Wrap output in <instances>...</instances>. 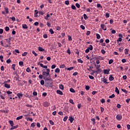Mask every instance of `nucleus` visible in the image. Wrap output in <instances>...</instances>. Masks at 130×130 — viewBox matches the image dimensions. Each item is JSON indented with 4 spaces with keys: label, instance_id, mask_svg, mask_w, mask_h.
Returning a JSON list of instances; mask_svg holds the SVG:
<instances>
[{
    "label": "nucleus",
    "instance_id": "nucleus-1",
    "mask_svg": "<svg viewBox=\"0 0 130 130\" xmlns=\"http://www.w3.org/2000/svg\"><path fill=\"white\" fill-rule=\"evenodd\" d=\"M42 75L43 76V78L44 80H46L47 81H51L52 79L50 77V74L48 73H46V72L44 71L42 73Z\"/></svg>",
    "mask_w": 130,
    "mask_h": 130
},
{
    "label": "nucleus",
    "instance_id": "nucleus-2",
    "mask_svg": "<svg viewBox=\"0 0 130 130\" xmlns=\"http://www.w3.org/2000/svg\"><path fill=\"white\" fill-rule=\"evenodd\" d=\"M3 84L5 85L4 87H5V88H7V89H10V88H11V85L7 84V82H4L3 83Z\"/></svg>",
    "mask_w": 130,
    "mask_h": 130
},
{
    "label": "nucleus",
    "instance_id": "nucleus-3",
    "mask_svg": "<svg viewBox=\"0 0 130 130\" xmlns=\"http://www.w3.org/2000/svg\"><path fill=\"white\" fill-rule=\"evenodd\" d=\"M116 118L117 120H121L122 116L121 114H118L116 116Z\"/></svg>",
    "mask_w": 130,
    "mask_h": 130
},
{
    "label": "nucleus",
    "instance_id": "nucleus-4",
    "mask_svg": "<svg viewBox=\"0 0 130 130\" xmlns=\"http://www.w3.org/2000/svg\"><path fill=\"white\" fill-rule=\"evenodd\" d=\"M100 65H98L96 67V70H97V71H96V74H98L100 71H101V69H100Z\"/></svg>",
    "mask_w": 130,
    "mask_h": 130
},
{
    "label": "nucleus",
    "instance_id": "nucleus-5",
    "mask_svg": "<svg viewBox=\"0 0 130 130\" xmlns=\"http://www.w3.org/2000/svg\"><path fill=\"white\" fill-rule=\"evenodd\" d=\"M43 105L44 106V107H48V106L50 105V104L48 102H45L43 103Z\"/></svg>",
    "mask_w": 130,
    "mask_h": 130
},
{
    "label": "nucleus",
    "instance_id": "nucleus-6",
    "mask_svg": "<svg viewBox=\"0 0 130 130\" xmlns=\"http://www.w3.org/2000/svg\"><path fill=\"white\" fill-rule=\"evenodd\" d=\"M101 27L104 31H106L107 30V28H106V26L104 24H101Z\"/></svg>",
    "mask_w": 130,
    "mask_h": 130
},
{
    "label": "nucleus",
    "instance_id": "nucleus-7",
    "mask_svg": "<svg viewBox=\"0 0 130 130\" xmlns=\"http://www.w3.org/2000/svg\"><path fill=\"white\" fill-rule=\"evenodd\" d=\"M4 10H5L4 11L6 12V14H9V8H8V7H4Z\"/></svg>",
    "mask_w": 130,
    "mask_h": 130
},
{
    "label": "nucleus",
    "instance_id": "nucleus-8",
    "mask_svg": "<svg viewBox=\"0 0 130 130\" xmlns=\"http://www.w3.org/2000/svg\"><path fill=\"white\" fill-rule=\"evenodd\" d=\"M69 120H70L71 123H73V122L74 120V118L73 117H70Z\"/></svg>",
    "mask_w": 130,
    "mask_h": 130
},
{
    "label": "nucleus",
    "instance_id": "nucleus-9",
    "mask_svg": "<svg viewBox=\"0 0 130 130\" xmlns=\"http://www.w3.org/2000/svg\"><path fill=\"white\" fill-rule=\"evenodd\" d=\"M56 92H57V94H59V95H62L63 94L62 91H61L59 90H57L56 91Z\"/></svg>",
    "mask_w": 130,
    "mask_h": 130
},
{
    "label": "nucleus",
    "instance_id": "nucleus-10",
    "mask_svg": "<svg viewBox=\"0 0 130 130\" xmlns=\"http://www.w3.org/2000/svg\"><path fill=\"white\" fill-rule=\"evenodd\" d=\"M109 71L110 70H104V74H106L107 75L109 74Z\"/></svg>",
    "mask_w": 130,
    "mask_h": 130
},
{
    "label": "nucleus",
    "instance_id": "nucleus-11",
    "mask_svg": "<svg viewBox=\"0 0 130 130\" xmlns=\"http://www.w3.org/2000/svg\"><path fill=\"white\" fill-rule=\"evenodd\" d=\"M17 96L19 99H21V97H23V94L22 93H17Z\"/></svg>",
    "mask_w": 130,
    "mask_h": 130
},
{
    "label": "nucleus",
    "instance_id": "nucleus-12",
    "mask_svg": "<svg viewBox=\"0 0 130 130\" xmlns=\"http://www.w3.org/2000/svg\"><path fill=\"white\" fill-rule=\"evenodd\" d=\"M109 81H113V80H114V77H113L112 75H110V76L109 77Z\"/></svg>",
    "mask_w": 130,
    "mask_h": 130
},
{
    "label": "nucleus",
    "instance_id": "nucleus-13",
    "mask_svg": "<svg viewBox=\"0 0 130 130\" xmlns=\"http://www.w3.org/2000/svg\"><path fill=\"white\" fill-rule=\"evenodd\" d=\"M38 50H39V51H44L45 50L42 47H38Z\"/></svg>",
    "mask_w": 130,
    "mask_h": 130
},
{
    "label": "nucleus",
    "instance_id": "nucleus-14",
    "mask_svg": "<svg viewBox=\"0 0 130 130\" xmlns=\"http://www.w3.org/2000/svg\"><path fill=\"white\" fill-rule=\"evenodd\" d=\"M89 50H93V46L90 45L89 47L87 48Z\"/></svg>",
    "mask_w": 130,
    "mask_h": 130
},
{
    "label": "nucleus",
    "instance_id": "nucleus-15",
    "mask_svg": "<svg viewBox=\"0 0 130 130\" xmlns=\"http://www.w3.org/2000/svg\"><path fill=\"white\" fill-rule=\"evenodd\" d=\"M115 92H116V93H117V94H119V90L118 89V88H117V87H115Z\"/></svg>",
    "mask_w": 130,
    "mask_h": 130
},
{
    "label": "nucleus",
    "instance_id": "nucleus-16",
    "mask_svg": "<svg viewBox=\"0 0 130 130\" xmlns=\"http://www.w3.org/2000/svg\"><path fill=\"white\" fill-rule=\"evenodd\" d=\"M22 28L23 29H28V26H27L26 24H23Z\"/></svg>",
    "mask_w": 130,
    "mask_h": 130
},
{
    "label": "nucleus",
    "instance_id": "nucleus-17",
    "mask_svg": "<svg viewBox=\"0 0 130 130\" xmlns=\"http://www.w3.org/2000/svg\"><path fill=\"white\" fill-rule=\"evenodd\" d=\"M70 91L72 93H76V91H75V89H74L73 88H70Z\"/></svg>",
    "mask_w": 130,
    "mask_h": 130
},
{
    "label": "nucleus",
    "instance_id": "nucleus-18",
    "mask_svg": "<svg viewBox=\"0 0 130 130\" xmlns=\"http://www.w3.org/2000/svg\"><path fill=\"white\" fill-rule=\"evenodd\" d=\"M128 51H129L128 49H125V54H128Z\"/></svg>",
    "mask_w": 130,
    "mask_h": 130
},
{
    "label": "nucleus",
    "instance_id": "nucleus-19",
    "mask_svg": "<svg viewBox=\"0 0 130 130\" xmlns=\"http://www.w3.org/2000/svg\"><path fill=\"white\" fill-rule=\"evenodd\" d=\"M49 32L50 34H54V31H53V29H52V28L50 29Z\"/></svg>",
    "mask_w": 130,
    "mask_h": 130
},
{
    "label": "nucleus",
    "instance_id": "nucleus-20",
    "mask_svg": "<svg viewBox=\"0 0 130 130\" xmlns=\"http://www.w3.org/2000/svg\"><path fill=\"white\" fill-rule=\"evenodd\" d=\"M22 118H23V116H20L17 117L16 118V120H20V119H22Z\"/></svg>",
    "mask_w": 130,
    "mask_h": 130
},
{
    "label": "nucleus",
    "instance_id": "nucleus-21",
    "mask_svg": "<svg viewBox=\"0 0 130 130\" xmlns=\"http://www.w3.org/2000/svg\"><path fill=\"white\" fill-rule=\"evenodd\" d=\"M19 66H20V67H23L24 65V62H23V61H19Z\"/></svg>",
    "mask_w": 130,
    "mask_h": 130
},
{
    "label": "nucleus",
    "instance_id": "nucleus-22",
    "mask_svg": "<svg viewBox=\"0 0 130 130\" xmlns=\"http://www.w3.org/2000/svg\"><path fill=\"white\" fill-rule=\"evenodd\" d=\"M15 67H16V64H13L12 65V69H13L14 71H16V68H15Z\"/></svg>",
    "mask_w": 130,
    "mask_h": 130
},
{
    "label": "nucleus",
    "instance_id": "nucleus-23",
    "mask_svg": "<svg viewBox=\"0 0 130 130\" xmlns=\"http://www.w3.org/2000/svg\"><path fill=\"white\" fill-rule=\"evenodd\" d=\"M59 88L61 90H63L64 89V87L63 86V85L61 84L59 85Z\"/></svg>",
    "mask_w": 130,
    "mask_h": 130
},
{
    "label": "nucleus",
    "instance_id": "nucleus-24",
    "mask_svg": "<svg viewBox=\"0 0 130 130\" xmlns=\"http://www.w3.org/2000/svg\"><path fill=\"white\" fill-rule=\"evenodd\" d=\"M9 123L11 124V126H14V122L13 121L10 120Z\"/></svg>",
    "mask_w": 130,
    "mask_h": 130
},
{
    "label": "nucleus",
    "instance_id": "nucleus-25",
    "mask_svg": "<svg viewBox=\"0 0 130 130\" xmlns=\"http://www.w3.org/2000/svg\"><path fill=\"white\" fill-rule=\"evenodd\" d=\"M121 91L125 93V94H127V91L126 90L121 88Z\"/></svg>",
    "mask_w": 130,
    "mask_h": 130
},
{
    "label": "nucleus",
    "instance_id": "nucleus-26",
    "mask_svg": "<svg viewBox=\"0 0 130 130\" xmlns=\"http://www.w3.org/2000/svg\"><path fill=\"white\" fill-rule=\"evenodd\" d=\"M49 123L51 125H54V122L51 120H49Z\"/></svg>",
    "mask_w": 130,
    "mask_h": 130
},
{
    "label": "nucleus",
    "instance_id": "nucleus-27",
    "mask_svg": "<svg viewBox=\"0 0 130 130\" xmlns=\"http://www.w3.org/2000/svg\"><path fill=\"white\" fill-rule=\"evenodd\" d=\"M0 59L2 62H4V56L1 55L0 56Z\"/></svg>",
    "mask_w": 130,
    "mask_h": 130
},
{
    "label": "nucleus",
    "instance_id": "nucleus-28",
    "mask_svg": "<svg viewBox=\"0 0 130 130\" xmlns=\"http://www.w3.org/2000/svg\"><path fill=\"white\" fill-rule=\"evenodd\" d=\"M59 72H60V70L59 69V68H57L55 69V73H59Z\"/></svg>",
    "mask_w": 130,
    "mask_h": 130
},
{
    "label": "nucleus",
    "instance_id": "nucleus-29",
    "mask_svg": "<svg viewBox=\"0 0 130 130\" xmlns=\"http://www.w3.org/2000/svg\"><path fill=\"white\" fill-rule=\"evenodd\" d=\"M96 36L97 39H100V38H101V37L100 36V35H99V34H96Z\"/></svg>",
    "mask_w": 130,
    "mask_h": 130
},
{
    "label": "nucleus",
    "instance_id": "nucleus-30",
    "mask_svg": "<svg viewBox=\"0 0 130 130\" xmlns=\"http://www.w3.org/2000/svg\"><path fill=\"white\" fill-rule=\"evenodd\" d=\"M60 69H63L64 68H66L65 64H61L59 66Z\"/></svg>",
    "mask_w": 130,
    "mask_h": 130
},
{
    "label": "nucleus",
    "instance_id": "nucleus-31",
    "mask_svg": "<svg viewBox=\"0 0 130 130\" xmlns=\"http://www.w3.org/2000/svg\"><path fill=\"white\" fill-rule=\"evenodd\" d=\"M50 17V15L49 14H47L46 16L45 17V20H48V18Z\"/></svg>",
    "mask_w": 130,
    "mask_h": 130
},
{
    "label": "nucleus",
    "instance_id": "nucleus-32",
    "mask_svg": "<svg viewBox=\"0 0 130 130\" xmlns=\"http://www.w3.org/2000/svg\"><path fill=\"white\" fill-rule=\"evenodd\" d=\"M83 17H84V19L85 20H87V19L88 18V16H87V15H86V14H84L83 15Z\"/></svg>",
    "mask_w": 130,
    "mask_h": 130
},
{
    "label": "nucleus",
    "instance_id": "nucleus-33",
    "mask_svg": "<svg viewBox=\"0 0 130 130\" xmlns=\"http://www.w3.org/2000/svg\"><path fill=\"white\" fill-rule=\"evenodd\" d=\"M31 126H32V127H35V126H36V123H32L31 124Z\"/></svg>",
    "mask_w": 130,
    "mask_h": 130
},
{
    "label": "nucleus",
    "instance_id": "nucleus-34",
    "mask_svg": "<svg viewBox=\"0 0 130 130\" xmlns=\"http://www.w3.org/2000/svg\"><path fill=\"white\" fill-rule=\"evenodd\" d=\"M101 52H102V53H103V54H105V53H106V51H105V49H102Z\"/></svg>",
    "mask_w": 130,
    "mask_h": 130
},
{
    "label": "nucleus",
    "instance_id": "nucleus-35",
    "mask_svg": "<svg viewBox=\"0 0 130 130\" xmlns=\"http://www.w3.org/2000/svg\"><path fill=\"white\" fill-rule=\"evenodd\" d=\"M32 54H34L35 56H37V55H38V54L35 52V51H32Z\"/></svg>",
    "mask_w": 130,
    "mask_h": 130
},
{
    "label": "nucleus",
    "instance_id": "nucleus-36",
    "mask_svg": "<svg viewBox=\"0 0 130 130\" xmlns=\"http://www.w3.org/2000/svg\"><path fill=\"white\" fill-rule=\"evenodd\" d=\"M115 97V95L114 94H112L111 95L109 96V98H114Z\"/></svg>",
    "mask_w": 130,
    "mask_h": 130
},
{
    "label": "nucleus",
    "instance_id": "nucleus-37",
    "mask_svg": "<svg viewBox=\"0 0 130 130\" xmlns=\"http://www.w3.org/2000/svg\"><path fill=\"white\" fill-rule=\"evenodd\" d=\"M75 5H76V7L78 8V9H80V7H81V6H80V4H79L78 3H76Z\"/></svg>",
    "mask_w": 130,
    "mask_h": 130
},
{
    "label": "nucleus",
    "instance_id": "nucleus-38",
    "mask_svg": "<svg viewBox=\"0 0 130 130\" xmlns=\"http://www.w3.org/2000/svg\"><path fill=\"white\" fill-rule=\"evenodd\" d=\"M68 71H72V70H74V67H70L67 69Z\"/></svg>",
    "mask_w": 130,
    "mask_h": 130
},
{
    "label": "nucleus",
    "instance_id": "nucleus-39",
    "mask_svg": "<svg viewBox=\"0 0 130 130\" xmlns=\"http://www.w3.org/2000/svg\"><path fill=\"white\" fill-rule=\"evenodd\" d=\"M6 62L7 63H11V62H12V60H11V59H9L6 61Z\"/></svg>",
    "mask_w": 130,
    "mask_h": 130
},
{
    "label": "nucleus",
    "instance_id": "nucleus-40",
    "mask_svg": "<svg viewBox=\"0 0 130 130\" xmlns=\"http://www.w3.org/2000/svg\"><path fill=\"white\" fill-rule=\"evenodd\" d=\"M112 62H113V59H111L109 60V64H111V63H112Z\"/></svg>",
    "mask_w": 130,
    "mask_h": 130
},
{
    "label": "nucleus",
    "instance_id": "nucleus-41",
    "mask_svg": "<svg viewBox=\"0 0 130 130\" xmlns=\"http://www.w3.org/2000/svg\"><path fill=\"white\" fill-rule=\"evenodd\" d=\"M78 62H79L80 63H83V60L81 59H78Z\"/></svg>",
    "mask_w": 130,
    "mask_h": 130
},
{
    "label": "nucleus",
    "instance_id": "nucleus-42",
    "mask_svg": "<svg viewBox=\"0 0 130 130\" xmlns=\"http://www.w3.org/2000/svg\"><path fill=\"white\" fill-rule=\"evenodd\" d=\"M69 102L70 103H71L72 104H75V103L74 102V101L72 99H71L69 100Z\"/></svg>",
    "mask_w": 130,
    "mask_h": 130
},
{
    "label": "nucleus",
    "instance_id": "nucleus-43",
    "mask_svg": "<svg viewBox=\"0 0 130 130\" xmlns=\"http://www.w3.org/2000/svg\"><path fill=\"white\" fill-rule=\"evenodd\" d=\"M88 77H89V79H90V80H94V77H93V76L89 75Z\"/></svg>",
    "mask_w": 130,
    "mask_h": 130
},
{
    "label": "nucleus",
    "instance_id": "nucleus-44",
    "mask_svg": "<svg viewBox=\"0 0 130 130\" xmlns=\"http://www.w3.org/2000/svg\"><path fill=\"white\" fill-rule=\"evenodd\" d=\"M103 82H104V83H106V84H108V82H107V79H106V78L104 79Z\"/></svg>",
    "mask_w": 130,
    "mask_h": 130
},
{
    "label": "nucleus",
    "instance_id": "nucleus-45",
    "mask_svg": "<svg viewBox=\"0 0 130 130\" xmlns=\"http://www.w3.org/2000/svg\"><path fill=\"white\" fill-rule=\"evenodd\" d=\"M97 8H101V9H102V6H101V5L100 4H98Z\"/></svg>",
    "mask_w": 130,
    "mask_h": 130
},
{
    "label": "nucleus",
    "instance_id": "nucleus-46",
    "mask_svg": "<svg viewBox=\"0 0 130 130\" xmlns=\"http://www.w3.org/2000/svg\"><path fill=\"white\" fill-rule=\"evenodd\" d=\"M101 103H105V99H102L101 100Z\"/></svg>",
    "mask_w": 130,
    "mask_h": 130
},
{
    "label": "nucleus",
    "instance_id": "nucleus-47",
    "mask_svg": "<svg viewBox=\"0 0 130 130\" xmlns=\"http://www.w3.org/2000/svg\"><path fill=\"white\" fill-rule=\"evenodd\" d=\"M55 68H56V65H55V64H53V65H52V66H51V69H52V70H53V69H54Z\"/></svg>",
    "mask_w": 130,
    "mask_h": 130
},
{
    "label": "nucleus",
    "instance_id": "nucleus-48",
    "mask_svg": "<svg viewBox=\"0 0 130 130\" xmlns=\"http://www.w3.org/2000/svg\"><path fill=\"white\" fill-rule=\"evenodd\" d=\"M122 39H121V38H119L117 40V41L118 42H120L122 41Z\"/></svg>",
    "mask_w": 130,
    "mask_h": 130
},
{
    "label": "nucleus",
    "instance_id": "nucleus-49",
    "mask_svg": "<svg viewBox=\"0 0 130 130\" xmlns=\"http://www.w3.org/2000/svg\"><path fill=\"white\" fill-rule=\"evenodd\" d=\"M11 20H12V21H13V22H15V21H16V18H15V17H12V18H11Z\"/></svg>",
    "mask_w": 130,
    "mask_h": 130
},
{
    "label": "nucleus",
    "instance_id": "nucleus-50",
    "mask_svg": "<svg viewBox=\"0 0 130 130\" xmlns=\"http://www.w3.org/2000/svg\"><path fill=\"white\" fill-rule=\"evenodd\" d=\"M32 94H33V95L34 96H37V92H36V91H34L33 92V93H32Z\"/></svg>",
    "mask_w": 130,
    "mask_h": 130
},
{
    "label": "nucleus",
    "instance_id": "nucleus-51",
    "mask_svg": "<svg viewBox=\"0 0 130 130\" xmlns=\"http://www.w3.org/2000/svg\"><path fill=\"white\" fill-rule=\"evenodd\" d=\"M6 40L7 41V42L9 43V45H11V41H10L9 39H6Z\"/></svg>",
    "mask_w": 130,
    "mask_h": 130
},
{
    "label": "nucleus",
    "instance_id": "nucleus-52",
    "mask_svg": "<svg viewBox=\"0 0 130 130\" xmlns=\"http://www.w3.org/2000/svg\"><path fill=\"white\" fill-rule=\"evenodd\" d=\"M85 89H86V90H89L90 89V86H89L88 85H86V86H85Z\"/></svg>",
    "mask_w": 130,
    "mask_h": 130
},
{
    "label": "nucleus",
    "instance_id": "nucleus-53",
    "mask_svg": "<svg viewBox=\"0 0 130 130\" xmlns=\"http://www.w3.org/2000/svg\"><path fill=\"white\" fill-rule=\"evenodd\" d=\"M71 8L72 9V10H76V6H75L74 5H72Z\"/></svg>",
    "mask_w": 130,
    "mask_h": 130
},
{
    "label": "nucleus",
    "instance_id": "nucleus-54",
    "mask_svg": "<svg viewBox=\"0 0 130 130\" xmlns=\"http://www.w3.org/2000/svg\"><path fill=\"white\" fill-rule=\"evenodd\" d=\"M41 85H42L43 86V85H44V80H42L41 81Z\"/></svg>",
    "mask_w": 130,
    "mask_h": 130
},
{
    "label": "nucleus",
    "instance_id": "nucleus-55",
    "mask_svg": "<svg viewBox=\"0 0 130 130\" xmlns=\"http://www.w3.org/2000/svg\"><path fill=\"white\" fill-rule=\"evenodd\" d=\"M10 30V28L9 27V26H6L5 27V30L6 31H9Z\"/></svg>",
    "mask_w": 130,
    "mask_h": 130
},
{
    "label": "nucleus",
    "instance_id": "nucleus-56",
    "mask_svg": "<svg viewBox=\"0 0 130 130\" xmlns=\"http://www.w3.org/2000/svg\"><path fill=\"white\" fill-rule=\"evenodd\" d=\"M121 61H122V62H123V63H124V62H126V59H122L121 60Z\"/></svg>",
    "mask_w": 130,
    "mask_h": 130
},
{
    "label": "nucleus",
    "instance_id": "nucleus-57",
    "mask_svg": "<svg viewBox=\"0 0 130 130\" xmlns=\"http://www.w3.org/2000/svg\"><path fill=\"white\" fill-rule=\"evenodd\" d=\"M39 79H43V75H40L39 76Z\"/></svg>",
    "mask_w": 130,
    "mask_h": 130
},
{
    "label": "nucleus",
    "instance_id": "nucleus-58",
    "mask_svg": "<svg viewBox=\"0 0 130 130\" xmlns=\"http://www.w3.org/2000/svg\"><path fill=\"white\" fill-rule=\"evenodd\" d=\"M80 28H81V29H82V30H85V26L83 25H81L80 26Z\"/></svg>",
    "mask_w": 130,
    "mask_h": 130
},
{
    "label": "nucleus",
    "instance_id": "nucleus-59",
    "mask_svg": "<svg viewBox=\"0 0 130 130\" xmlns=\"http://www.w3.org/2000/svg\"><path fill=\"white\" fill-rule=\"evenodd\" d=\"M106 18H109V17H110V15L109 14V13L106 14Z\"/></svg>",
    "mask_w": 130,
    "mask_h": 130
},
{
    "label": "nucleus",
    "instance_id": "nucleus-60",
    "mask_svg": "<svg viewBox=\"0 0 130 130\" xmlns=\"http://www.w3.org/2000/svg\"><path fill=\"white\" fill-rule=\"evenodd\" d=\"M65 4L67 5H70V2L69 1H65Z\"/></svg>",
    "mask_w": 130,
    "mask_h": 130
},
{
    "label": "nucleus",
    "instance_id": "nucleus-61",
    "mask_svg": "<svg viewBox=\"0 0 130 130\" xmlns=\"http://www.w3.org/2000/svg\"><path fill=\"white\" fill-rule=\"evenodd\" d=\"M26 55H27V52H24L22 54V56H26Z\"/></svg>",
    "mask_w": 130,
    "mask_h": 130
},
{
    "label": "nucleus",
    "instance_id": "nucleus-62",
    "mask_svg": "<svg viewBox=\"0 0 130 130\" xmlns=\"http://www.w3.org/2000/svg\"><path fill=\"white\" fill-rule=\"evenodd\" d=\"M58 114H59V115H63V113L61 111H59Z\"/></svg>",
    "mask_w": 130,
    "mask_h": 130
},
{
    "label": "nucleus",
    "instance_id": "nucleus-63",
    "mask_svg": "<svg viewBox=\"0 0 130 130\" xmlns=\"http://www.w3.org/2000/svg\"><path fill=\"white\" fill-rule=\"evenodd\" d=\"M68 119V116H66L64 118H63V121H67V120Z\"/></svg>",
    "mask_w": 130,
    "mask_h": 130
},
{
    "label": "nucleus",
    "instance_id": "nucleus-64",
    "mask_svg": "<svg viewBox=\"0 0 130 130\" xmlns=\"http://www.w3.org/2000/svg\"><path fill=\"white\" fill-rule=\"evenodd\" d=\"M96 93H97V91H93L92 92V95H95V94H96Z\"/></svg>",
    "mask_w": 130,
    "mask_h": 130
}]
</instances>
